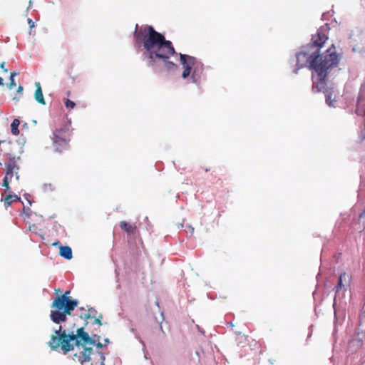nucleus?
Masks as SVG:
<instances>
[{"label": "nucleus", "instance_id": "1", "mask_svg": "<svg viewBox=\"0 0 365 365\" xmlns=\"http://www.w3.org/2000/svg\"><path fill=\"white\" fill-rule=\"evenodd\" d=\"M58 329H54V334L51 336L48 346L52 350L61 349L63 353H68L74 349L71 341L79 349V351L74 354V357L81 364L91 362V365H104L105 356L101 351H95L93 348L87 345H94L95 339H92L88 333L84 331L83 327L76 328L66 325V322L58 324Z\"/></svg>", "mask_w": 365, "mask_h": 365}, {"label": "nucleus", "instance_id": "2", "mask_svg": "<svg viewBox=\"0 0 365 365\" xmlns=\"http://www.w3.org/2000/svg\"><path fill=\"white\" fill-rule=\"evenodd\" d=\"M133 36L136 46H143L146 51L144 55L149 60L150 66H153L156 59H162L168 69L177 67L175 63L167 61L176 54L172 42L166 40L164 35L156 31L152 26H138L136 24Z\"/></svg>", "mask_w": 365, "mask_h": 365}, {"label": "nucleus", "instance_id": "3", "mask_svg": "<svg viewBox=\"0 0 365 365\" xmlns=\"http://www.w3.org/2000/svg\"><path fill=\"white\" fill-rule=\"evenodd\" d=\"M338 62V56L333 45L328 48L326 51V53L320 58L319 63H317V59L316 58L312 61L311 67L317 73V76L312 75V89L314 91L317 92L322 91H325L326 77L329 70L337 65Z\"/></svg>", "mask_w": 365, "mask_h": 365}, {"label": "nucleus", "instance_id": "4", "mask_svg": "<svg viewBox=\"0 0 365 365\" xmlns=\"http://www.w3.org/2000/svg\"><path fill=\"white\" fill-rule=\"evenodd\" d=\"M70 291H66L62 295H58L51 304V320L55 324L66 322L67 317L78 306V301L69 297Z\"/></svg>", "mask_w": 365, "mask_h": 365}, {"label": "nucleus", "instance_id": "5", "mask_svg": "<svg viewBox=\"0 0 365 365\" xmlns=\"http://www.w3.org/2000/svg\"><path fill=\"white\" fill-rule=\"evenodd\" d=\"M312 39V45L297 54V69L307 64H309V67L312 69L311 64L312 61L316 58L317 59V63H319L320 58L324 55V53L319 54V49L323 46L328 37L320 31L318 32L317 36H313Z\"/></svg>", "mask_w": 365, "mask_h": 365}, {"label": "nucleus", "instance_id": "6", "mask_svg": "<svg viewBox=\"0 0 365 365\" xmlns=\"http://www.w3.org/2000/svg\"><path fill=\"white\" fill-rule=\"evenodd\" d=\"M73 135L71 123L64 121L57 126L51 136L52 147L55 152L62 153L70 148V142Z\"/></svg>", "mask_w": 365, "mask_h": 365}, {"label": "nucleus", "instance_id": "7", "mask_svg": "<svg viewBox=\"0 0 365 365\" xmlns=\"http://www.w3.org/2000/svg\"><path fill=\"white\" fill-rule=\"evenodd\" d=\"M180 63L183 68L182 77L183 78H187L191 72L192 67L197 63V59L191 56L180 53Z\"/></svg>", "mask_w": 365, "mask_h": 365}, {"label": "nucleus", "instance_id": "8", "mask_svg": "<svg viewBox=\"0 0 365 365\" xmlns=\"http://www.w3.org/2000/svg\"><path fill=\"white\" fill-rule=\"evenodd\" d=\"M19 167L16 164L15 157L9 158V162L6 163V174L10 175V178L13 177L14 173H15L16 175V178H19L18 172Z\"/></svg>", "mask_w": 365, "mask_h": 365}, {"label": "nucleus", "instance_id": "9", "mask_svg": "<svg viewBox=\"0 0 365 365\" xmlns=\"http://www.w3.org/2000/svg\"><path fill=\"white\" fill-rule=\"evenodd\" d=\"M119 227L129 236L135 235L138 231L137 227L135 224H130L126 221L120 222Z\"/></svg>", "mask_w": 365, "mask_h": 365}, {"label": "nucleus", "instance_id": "10", "mask_svg": "<svg viewBox=\"0 0 365 365\" xmlns=\"http://www.w3.org/2000/svg\"><path fill=\"white\" fill-rule=\"evenodd\" d=\"M35 86L36 87V91H35V99L36 101L39 103L40 104L45 105V100L43 95V91L40 85L39 82H36L35 83Z\"/></svg>", "mask_w": 365, "mask_h": 365}, {"label": "nucleus", "instance_id": "11", "mask_svg": "<svg viewBox=\"0 0 365 365\" xmlns=\"http://www.w3.org/2000/svg\"><path fill=\"white\" fill-rule=\"evenodd\" d=\"M349 284V276L344 272L342 273L339 279L338 285L336 287V292H339L340 288H344Z\"/></svg>", "mask_w": 365, "mask_h": 365}, {"label": "nucleus", "instance_id": "12", "mask_svg": "<svg viewBox=\"0 0 365 365\" xmlns=\"http://www.w3.org/2000/svg\"><path fill=\"white\" fill-rule=\"evenodd\" d=\"M21 201V198L16 195H8L4 199V205L6 208L11 206L14 202Z\"/></svg>", "mask_w": 365, "mask_h": 365}, {"label": "nucleus", "instance_id": "13", "mask_svg": "<svg viewBox=\"0 0 365 365\" xmlns=\"http://www.w3.org/2000/svg\"><path fill=\"white\" fill-rule=\"evenodd\" d=\"M59 253L61 257L66 259H71L72 258V250L68 246H61Z\"/></svg>", "mask_w": 365, "mask_h": 365}, {"label": "nucleus", "instance_id": "14", "mask_svg": "<svg viewBox=\"0 0 365 365\" xmlns=\"http://www.w3.org/2000/svg\"><path fill=\"white\" fill-rule=\"evenodd\" d=\"M96 310L94 308H90L87 311H85V313H81L80 317L82 319H88L89 318L96 317Z\"/></svg>", "mask_w": 365, "mask_h": 365}, {"label": "nucleus", "instance_id": "15", "mask_svg": "<svg viewBox=\"0 0 365 365\" xmlns=\"http://www.w3.org/2000/svg\"><path fill=\"white\" fill-rule=\"evenodd\" d=\"M20 121L18 119H14L11 124V132L14 135H18L19 134V126Z\"/></svg>", "mask_w": 365, "mask_h": 365}, {"label": "nucleus", "instance_id": "16", "mask_svg": "<svg viewBox=\"0 0 365 365\" xmlns=\"http://www.w3.org/2000/svg\"><path fill=\"white\" fill-rule=\"evenodd\" d=\"M350 345L360 347L362 346V339L359 337L354 338L351 342Z\"/></svg>", "mask_w": 365, "mask_h": 365}, {"label": "nucleus", "instance_id": "17", "mask_svg": "<svg viewBox=\"0 0 365 365\" xmlns=\"http://www.w3.org/2000/svg\"><path fill=\"white\" fill-rule=\"evenodd\" d=\"M73 65H71L68 68L67 73L73 80H75L78 76V75L76 73H73Z\"/></svg>", "mask_w": 365, "mask_h": 365}, {"label": "nucleus", "instance_id": "18", "mask_svg": "<svg viewBox=\"0 0 365 365\" xmlns=\"http://www.w3.org/2000/svg\"><path fill=\"white\" fill-rule=\"evenodd\" d=\"M16 75V73H13L11 72V74H10V83L8 85V88L9 89H12L14 87L16 86V83H15V81H14V76Z\"/></svg>", "mask_w": 365, "mask_h": 365}, {"label": "nucleus", "instance_id": "19", "mask_svg": "<svg viewBox=\"0 0 365 365\" xmlns=\"http://www.w3.org/2000/svg\"><path fill=\"white\" fill-rule=\"evenodd\" d=\"M11 180V178H10V175H7L6 174L4 180H3V187H6V190H9L10 189V187H9V180Z\"/></svg>", "mask_w": 365, "mask_h": 365}, {"label": "nucleus", "instance_id": "20", "mask_svg": "<svg viewBox=\"0 0 365 365\" xmlns=\"http://www.w3.org/2000/svg\"><path fill=\"white\" fill-rule=\"evenodd\" d=\"M65 106L68 109H73L75 107L76 103L70 99H67L65 101Z\"/></svg>", "mask_w": 365, "mask_h": 365}, {"label": "nucleus", "instance_id": "21", "mask_svg": "<svg viewBox=\"0 0 365 365\" xmlns=\"http://www.w3.org/2000/svg\"><path fill=\"white\" fill-rule=\"evenodd\" d=\"M326 94V103L329 106H332V100L331 96L327 93V91H324Z\"/></svg>", "mask_w": 365, "mask_h": 365}, {"label": "nucleus", "instance_id": "22", "mask_svg": "<svg viewBox=\"0 0 365 365\" xmlns=\"http://www.w3.org/2000/svg\"><path fill=\"white\" fill-rule=\"evenodd\" d=\"M185 231L187 233H190V235H192L194 232V228L191 225H188L185 227Z\"/></svg>", "mask_w": 365, "mask_h": 365}, {"label": "nucleus", "instance_id": "23", "mask_svg": "<svg viewBox=\"0 0 365 365\" xmlns=\"http://www.w3.org/2000/svg\"><path fill=\"white\" fill-rule=\"evenodd\" d=\"M95 320L93 322L94 324H97L98 325H102L101 319L103 318L102 315H100L99 317H94Z\"/></svg>", "mask_w": 365, "mask_h": 365}, {"label": "nucleus", "instance_id": "24", "mask_svg": "<svg viewBox=\"0 0 365 365\" xmlns=\"http://www.w3.org/2000/svg\"><path fill=\"white\" fill-rule=\"evenodd\" d=\"M94 345H96V347H97V349H98V351H101L99 349H101L103 348V344H102V343H101V342H98L97 344H96V343H95V344H94ZM96 351H97V350H96Z\"/></svg>", "mask_w": 365, "mask_h": 365}, {"label": "nucleus", "instance_id": "25", "mask_svg": "<svg viewBox=\"0 0 365 365\" xmlns=\"http://www.w3.org/2000/svg\"><path fill=\"white\" fill-rule=\"evenodd\" d=\"M0 67L5 72V73H7L8 72V70L7 68H5V63L4 62H2L0 65Z\"/></svg>", "mask_w": 365, "mask_h": 365}, {"label": "nucleus", "instance_id": "26", "mask_svg": "<svg viewBox=\"0 0 365 365\" xmlns=\"http://www.w3.org/2000/svg\"><path fill=\"white\" fill-rule=\"evenodd\" d=\"M238 338H239V339H240V342H242V341H245V336L244 334H240L238 335Z\"/></svg>", "mask_w": 365, "mask_h": 365}, {"label": "nucleus", "instance_id": "27", "mask_svg": "<svg viewBox=\"0 0 365 365\" xmlns=\"http://www.w3.org/2000/svg\"><path fill=\"white\" fill-rule=\"evenodd\" d=\"M28 22H29V24H30V26H31V28L34 26V21H33L31 19H28Z\"/></svg>", "mask_w": 365, "mask_h": 365}, {"label": "nucleus", "instance_id": "28", "mask_svg": "<svg viewBox=\"0 0 365 365\" xmlns=\"http://www.w3.org/2000/svg\"><path fill=\"white\" fill-rule=\"evenodd\" d=\"M22 91H23V86L19 85V87H18V89H17V92L21 93Z\"/></svg>", "mask_w": 365, "mask_h": 365}, {"label": "nucleus", "instance_id": "29", "mask_svg": "<svg viewBox=\"0 0 365 365\" xmlns=\"http://www.w3.org/2000/svg\"><path fill=\"white\" fill-rule=\"evenodd\" d=\"M4 84V79L0 77V86H2Z\"/></svg>", "mask_w": 365, "mask_h": 365}, {"label": "nucleus", "instance_id": "30", "mask_svg": "<svg viewBox=\"0 0 365 365\" xmlns=\"http://www.w3.org/2000/svg\"><path fill=\"white\" fill-rule=\"evenodd\" d=\"M81 313H85V311H87V310L86 309H84L83 307H81Z\"/></svg>", "mask_w": 365, "mask_h": 365}, {"label": "nucleus", "instance_id": "31", "mask_svg": "<svg viewBox=\"0 0 365 365\" xmlns=\"http://www.w3.org/2000/svg\"><path fill=\"white\" fill-rule=\"evenodd\" d=\"M55 292H56V294H58L59 292H61V290L59 289H55Z\"/></svg>", "mask_w": 365, "mask_h": 365}, {"label": "nucleus", "instance_id": "32", "mask_svg": "<svg viewBox=\"0 0 365 365\" xmlns=\"http://www.w3.org/2000/svg\"><path fill=\"white\" fill-rule=\"evenodd\" d=\"M364 214H365V211H364V212H363L360 215V217H362L364 215Z\"/></svg>", "mask_w": 365, "mask_h": 365}, {"label": "nucleus", "instance_id": "33", "mask_svg": "<svg viewBox=\"0 0 365 365\" xmlns=\"http://www.w3.org/2000/svg\"><path fill=\"white\" fill-rule=\"evenodd\" d=\"M105 342L106 343H109V339H105Z\"/></svg>", "mask_w": 365, "mask_h": 365}, {"label": "nucleus", "instance_id": "34", "mask_svg": "<svg viewBox=\"0 0 365 365\" xmlns=\"http://www.w3.org/2000/svg\"><path fill=\"white\" fill-rule=\"evenodd\" d=\"M229 325H230V327H233V326H234V325H233V324H232V322H230V323H229Z\"/></svg>", "mask_w": 365, "mask_h": 365}, {"label": "nucleus", "instance_id": "35", "mask_svg": "<svg viewBox=\"0 0 365 365\" xmlns=\"http://www.w3.org/2000/svg\"><path fill=\"white\" fill-rule=\"evenodd\" d=\"M364 116L365 117V110H364Z\"/></svg>", "mask_w": 365, "mask_h": 365}]
</instances>
